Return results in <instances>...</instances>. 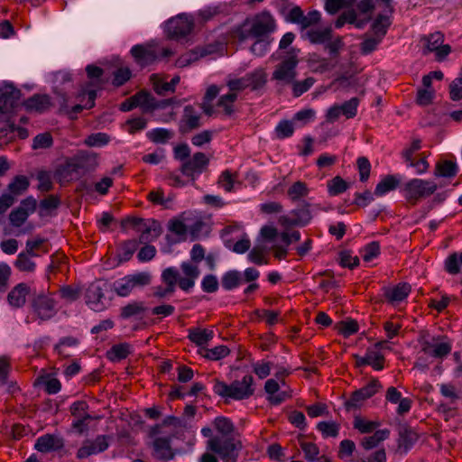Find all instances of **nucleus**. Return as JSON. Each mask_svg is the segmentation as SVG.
I'll use <instances>...</instances> for the list:
<instances>
[{
	"label": "nucleus",
	"instance_id": "f257e3e1",
	"mask_svg": "<svg viewBox=\"0 0 462 462\" xmlns=\"http://www.w3.org/2000/svg\"><path fill=\"white\" fill-rule=\"evenodd\" d=\"M277 28L276 21L269 11L256 14L252 20L246 19L232 32V38L244 42L248 38H268Z\"/></svg>",
	"mask_w": 462,
	"mask_h": 462
},
{
	"label": "nucleus",
	"instance_id": "f03ea898",
	"mask_svg": "<svg viewBox=\"0 0 462 462\" xmlns=\"http://www.w3.org/2000/svg\"><path fill=\"white\" fill-rule=\"evenodd\" d=\"M96 163V158L86 152H79L73 157L66 159L55 171V176L60 183L69 182L79 179Z\"/></svg>",
	"mask_w": 462,
	"mask_h": 462
},
{
	"label": "nucleus",
	"instance_id": "7ed1b4c3",
	"mask_svg": "<svg viewBox=\"0 0 462 462\" xmlns=\"http://www.w3.org/2000/svg\"><path fill=\"white\" fill-rule=\"evenodd\" d=\"M253 383L254 377L251 374H246L241 381L236 380L231 384L216 380L213 391L221 397L240 401L248 399L254 394V389Z\"/></svg>",
	"mask_w": 462,
	"mask_h": 462
},
{
	"label": "nucleus",
	"instance_id": "20e7f679",
	"mask_svg": "<svg viewBox=\"0 0 462 462\" xmlns=\"http://www.w3.org/2000/svg\"><path fill=\"white\" fill-rule=\"evenodd\" d=\"M29 308L35 319L46 321L57 313V300L53 294L43 290L32 293Z\"/></svg>",
	"mask_w": 462,
	"mask_h": 462
},
{
	"label": "nucleus",
	"instance_id": "39448f33",
	"mask_svg": "<svg viewBox=\"0 0 462 462\" xmlns=\"http://www.w3.org/2000/svg\"><path fill=\"white\" fill-rule=\"evenodd\" d=\"M207 448L217 454L223 462H236L243 445L239 439L233 437L215 436L207 441Z\"/></svg>",
	"mask_w": 462,
	"mask_h": 462
},
{
	"label": "nucleus",
	"instance_id": "423d86ee",
	"mask_svg": "<svg viewBox=\"0 0 462 462\" xmlns=\"http://www.w3.org/2000/svg\"><path fill=\"white\" fill-rule=\"evenodd\" d=\"M151 282L152 275L149 273L140 272L115 281L112 284V290L119 297H127L134 289L147 286Z\"/></svg>",
	"mask_w": 462,
	"mask_h": 462
},
{
	"label": "nucleus",
	"instance_id": "0eeeda50",
	"mask_svg": "<svg viewBox=\"0 0 462 462\" xmlns=\"http://www.w3.org/2000/svg\"><path fill=\"white\" fill-rule=\"evenodd\" d=\"M437 189L438 186L434 181L412 179L404 186V196L408 203L414 206L420 199L432 195Z\"/></svg>",
	"mask_w": 462,
	"mask_h": 462
},
{
	"label": "nucleus",
	"instance_id": "6e6552de",
	"mask_svg": "<svg viewBox=\"0 0 462 462\" xmlns=\"http://www.w3.org/2000/svg\"><path fill=\"white\" fill-rule=\"evenodd\" d=\"M108 284L106 281H95L88 285L85 292L86 304L94 311H102L106 309L103 302L105 291Z\"/></svg>",
	"mask_w": 462,
	"mask_h": 462
},
{
	"label": "nucleus",
	"instance_id": "1a4fd4ad",
	"mask_svg": "<svg viewBox=\"0 0 462 462\" xmlns=\"http://www.w3.org/2000/svg\"><path fill=\"white\" fill-rule=\"evenodd\" d=\"M297 52L295 49H291L289 51V56L283 60L273 73V79L276 80L284 81L286 83H291L296 77V67L299 63L297 58Z\"/></svg>",
	"mask_w": 462,
	"mask_h": 462
},
{
	"label": "nucleus",
	"instance_id": "9d476101",
	"mask_svg": "<svg viewBox=\"0 0 462 462\" xmlns=\"http://www.w3.org/2000/svg\"><path fill=\"white\" fill-rule=\"evenodd\" d=\"M194 23L185 14H180L167 22L166 32L172 40H180L191 32Z\"/></svg>",
	"mask_w": 462,
	"mask_h": 462
},
{
	"label": "nucleus",
	"instance_id": "9b49d317",
	"mask_svg": "<svg viewBox=\"0 0 462 462\" xmlns=\"http://www.w3.org/2000/svg\"><path fill=\"white\" fill-rule=\"evenodd\" d=\"M310 207L309 203L303 202L300 207L291 210L289 216H281L279 224L286 228L294 226H306L312 217Z\"/></svg>",
	"mask_w": 462,
	"mask_h": 462
},
{
	"label": "nucleus",
	"instance_id": "f8f14e48",
	"mask_svg": "<svg viewBox=\"0 0 462 462\" xmlns=\"http://www.w3.org/2000/svg\"><path fill=\"white\" fill-rule=\"evenodd\" d=\"M209 163V159L204 152H198L193 154L191 158H189L185 161L180 166V172L187 176L190 177L191 180L194 182L195 174H200L203 171L208 167Z\"/></svg>",
	"mask_w": 462,
	"mask_h": 462
},
{
	"label": "nucleus",
	"instance_id": "ddd939ff",
	"mask_svg": "<svg viewBox=\"0 0 462 462\" xmlns=\"http://www.w3.org/2000/svg\"><path fill=\"white\" fill-rule=\"evenodd\" d=\"M110 437L98 435L94 440L86 439L77 451V458L83 459L91 455L104 452L109 447Z\"/></svg>",
	"mask_w": 462,
	"mask_h": 462
},
{
	"label": "nucleus",
	"instance_id": "4468645a",
	"mask_svg": "<svg viewBox=\"0 0 462 462\" xmlns=\"http://www.w3.org/2000/svg\"><path fill=\"white\" fill-rule=\"evenodd\" d=\"M21 97V91L11 83L0 85V113L14 108Z\"/></svg>",
	"mask_w": 462,
	"mask_h": 462
},
{
	"label": "nucleus",
	"instance_id": "2eb2a0df",
	"mask_svg": "<svg viewBox=\"0 0 462 462\" xmlns=\"http://www.w3.org/2000/svg\"><path fill=\"white\" fill-rule=\"evenodd\" d=\"M178 276L179 272L173 267H169L163 270L162 273V281L163 283H165L166 286L154 287L153 296L159 299H162L173 294L177 285Z\"/></svg>",
	"mask_w": 462,
	"mask_h": 462
},
{
	"label": "nucleus",
	"instance_id": "dca6fc26",
	"mask_svg": "<svg viewBox=\"0 0 462 462\" xmlns=\"http://www.w3.org/2000/svg\"><path fill=\"white\" fill-rule=\"evenodd\" d=\"M200 115L191 105L184 106L183 115L180 120L179 132L182 134H188L200 127Z\"/></svg>",
	"mask_w": 462,
	"mask_h": 462
},
{
	"label": "nucleus",
	"instance_id": "f3484780",
	"mask_svg": "<svg viewBox=\"0 0 462 462\" xmlns=\"http://www.w3.org/2000/svg\"><path fill=\"white\" fill-rule=\"evenodd\" d=\"M65 446V440L62 437L55 434H44L36 439L34 448L42 453L59 451Z\"/></svg>",
	"mask_w": 462,
	"mask_h": 462
},
{
	"label": "nucleus",
	"instance_id": "a211bd4d",
	"mask_svg": "<svg viewBox=\"0 0 462 462\" xmlns=\"http://www.w3.org/2000/svg\"><path fill=\"white\" fill-rule=\"evenodd\" d=\"M29 284L20 282L11 289L7 294V302L14 309L23 308L26 304L27 297L32 296Z\"/></svg>",
	"mask_w": 462,
	"mask_h": 462
},
{
	"label": "nucleus",
	"instance_id": "6ab92c4d",
	"mask_svg": "<svg viewBox=\"0 0 462 462\" xmlns=\"http://www.w3.org/2000/svg\"><path fill=\"white\" fill-rule=\"evenodd\" d=\"M171 437H157L152 441V456L158 460H171L175 453L171 448Z\"/></svg>",
	"mask_w": 462,
	"mask_h": 462
},
{
	"label": "nucleus",
	"instance_id": "aec40b11",
	"mask_svg": "<svg viewBox=\"0 0 462 462\" xmlns=\"http://www.w3.org/2000/svg\"><path fill=\"white\" fill-rule=\"evenodd\" d=\"M131 54L141 67L148 66L157 59V53L151 45L136 44L132 47Z\"/></svg>",
	"mask_w": 462,
	"mask_h": 462
},
{
	"label": "nucleus",
	"instance_id": "412c9836",
	"mask_svg": "<svg viewBox=\"0 0 462 462\" xmlns=\"http://www.w3.org/2000/svg\"><path fill=\"white\" fill-rule=\"evenodd\" d=\"M23 106L28 112L42 114L52 106V103L49 95L35 94L27 98L23 102Z\"/></svg>",
	"mask_w": 462,
	"mask_h": 462
},
{
	"label": "nucleus",
	"instance_id": "4be33fe9",
	"mask_svg": "<svg viewBox=\"0 0 462 462\" xmlns=\"http://www.w3.org/2000/svg\"><path fill=\"white\" fill-rule=\"evenodd\" d=\"M398 448L407 452L418 440L417 432L407 424H400L398 427Z\"/></svg>",
	"mask_w": 462,
	"mask_h": 462
},
{
	"label": "nucleus",
	"instance_id": "5701e85b",
	"mask_svg": "<svg viewBox=\"0 0 462 462\" xmlns=\"http://www.w3.org/2000/svg\"><path fill=\"white\" fill-rule=\"evenodd\" d=\"M383 296L391 303L403 300L411 291V286L408 283H399L393 288H384Z\"/></svg>",
	"mask_w": 462,
	"mask_h": 462
},
{
	"label": "nucleus",
	"instance_id": "b1692460",
	"mask_svg": "<svg viewBox=\"0 0 462 462\" xmlns=\"http://www.w3.org/2000/svg\"><path fill=\"white\" fill-rule=\"evenodd\" d=\"M147 308L143 301H132L120 309L119 317L122 319H129L131 318L143 319Z\"/></svg>",
	"mask_w": 462,
	"mask_h": 462
},
{
	"label": "nucleus",
	"instance_id": "393cba45",
	"mask_svg": "<svg viewBox=\"0 0 462 462\" xmlns=\"http://www.w3.org/2000/svg\"><path fill=\"white\" fill-rule=\"evenodd\" d=\"M134 100L137 102V106L140 107L143 113L158 109L160 106L155 97L145 90L137 92L134 95Z\"/></svg>",
	"mask_w": 462,
	"mask_h": 462
},
{
	"label": "nucleus",
	"instance_id": "a878e982",
	"mask_svg": "<svg viewBox=\"0 0 462 462\" xmlns=\"http://www.w3.org/2000/svg\"><path fill=\"white\" fill-rule=\"evenodd\" d=\"M30 187V180L28 177L24 175H16L13 178L11 182L7 186V194L13 195L16 199V197H19L25 193Z\"/></svg>",
	"mask_w": 462,
	"mask_h": 462
},
{
	"label": "nucleus",
	"instance_id": "bb28decb",
	"mask_svg": "<svg viewBox=\"0 0 462 462\" xmlns=\"http://www.w3.org/2000/svg\"><path fill=\"white\" fill-rule=\"evenodd\" d=\"M247 88L256 90L263 87L266 83V74L263 69H256L245 75Z\"/></svg>",
	"mask_w": 462,
	"mask_h": 462
},
{
	"label": "nucleus",
	"instance_id": "cd10ccee",
	"mask_svg": "<svg viewBox=\"0 0 462 462\" xmlns=\"http://www.w3.org/2000/svg\"><path fill=\"white\" fill-rule=\"evenodd\" d=\"M400 183V180L394 175L385 176L375 187L374 194L383 196L389 191L394 190Z\"/></svg>",
	"mask_w": 462,
	"mask_h": 462
},
{
	"label": "nucleus",
	"instance_id": "c85d7f7f",
	"mask_svg": "<svg viewBox=\"0 0 462 462\" xmlns=\"http://www.w3.org/2000/svg\"><path fill=\"white\" fill-rule=\"evenodd\" d=\"M457 173V164L448 160L438 162L435 167V176L451 178Z\"/></svg>",
	"mask_w": 462,
	"mask_h": 462
},
{
	"label": "nucleus",
	"instance_id": "c756f323",
	"mask_svg": "<svg viewBox=\"0 0 462 462\" xmlns=\"http://www.w3.org/2000/svg\"><path fill=\"white\" fill-rule=\"evenodd\" d=\"M389 436V430H376L372 436L364 438L361 445L365 450H369L375 448L381 441L388 439Z\"/></svg>",
	"mask_w": 462,
	"mask_h": 462
},
{
	"label": "nucleus",
	"instance_id": "7c9ffc66",
	"mask_svg": "<svg viewBox=\"0 0 462 462\" xmlns=\"http://www.w3.org/2000/svg\"><path fill=\"white\" fill-rule=\"evenodd\" d=\"M138 232H141L138 241L139 244H146L151 240H154L161 235V226L158 222L152 221V225L145 226L144 228H138Z\"/></svg>",
	"mask_w": 462,
	"mask_h": 462
},
{
	"label": "nucleus",
	"instance_id": "2f4dec72",
	"mask_svg": "<svg viewBox=\"0 0 462 462\" xmlns=\"http://www.w3.org/2000/svg\"><path fill=\"white\" fill-rule=\"evenodd\" d=\"M31 254L28 252H21L14 264L16 269L23 273H33L36 268V263L31 260Z\"/></svg>",
	"mask_w": 462,
	"mask_h": 462
},
{
	"label": "nucleus",
	"instance_id": "473e14b6",
	"mask_svg": "<svg viewBox=\"0 0 462 462\" xmlns=\"http://www.w3.org/2000/svg\"><path fill=\"white\" fill-rule=\"evenodd\" d=\"M214 333L212 330L206 328H194L189 330V339L195 343L197 346H202L207 344L210 339L213 338Z\"/></svg>",
	"mask_w": 462,
	"mask_h": 462
},
{
	"label": "nucleus",
	"instance_id": "72a5a7b5",
	"mask_svg": "<svg viewBox=\"0 0 462 462\" xmlns=\"http://www.w3.org/2000/svg\"><path fill=\"white\" fill-rule=\"evenodd\" d=\"M390 25L391 21L389 15L382 14H378L372 24V30L374 33V36L383 39L386 34L387 29L390 27Z\"/></svg>",
	"mask_w": 462,
	"mask_h": 462
},
{
	"label": "nucleus",
	"instance_id": "f704fd0d",
	"mask_svg": "<svg viewBox=\"0 0 462 462\" xmlns=\"http://www.w3.org/2000/svg\"><path fill=\"white\" fill-rule=\"evenodd\" d=\"M241 273L236 270H231L224 273L221 278L222 287L226 291H231L241 284Z\"/></svg>",
	"mask_w": 462,
	"mask_h": 462
},
{
	"label": "nucleus",
	"instance_id": "c9c22d12",
	"mask_svg": "<svg viewBox=\"0 0 462 462\" xmlns=\"http://www.w3.org/2000/svg\"><path fill=\"white\" fill-rule=\"evenodd\" d=\"M146 136L154 143H166L174 136V132L165 128H155L147 132Z\"/></svg>",
	"mask_w": 462,
	"mask_h": 462
},
{
	"label": "nucleus",
	"instance_id": "e433bc0d",
	"mask_svg": "<svg viewBox=\"0 0 462 462\" xmlns=\"http://www.w3.org/2000/svg\"><path fill=\"white\" fill-rule=\"evenodd\" d=\"M130 348L131 346L127 343L114 345L106 353L107 358L111 361L125 359L131 353Z\"/></svg>",
	"mask_w": 462,
	"mask_h": 462
},
{
	"label": "nucleus",
	"instance_id": "4c0bfd02",
	"mask_svg": "<svg viewBox=\"0 0 462 462\" xmlns=\"http://www.w3.org/2000/svg\"><path fill=\"white\" fill-rule=\"evenodd\" d=\"M307 37L313 44H325L332 39V30L331 28L310 30L307 32Z\"/></svg>",
	"mask_w": 462,
	"mask_h": 462
},
{
	"label": "nucleus",
	"instance_id": "58836bf2",
	"mask_svg": "<svg viewBox=\"0 0 462 462\" xmlns=\"http://www.w3.org/2000/svg\"><path fill=\"white\" fill-rule=\"evenodd\" d=\"M46 242L47 240L42 237H37L33 240H27L25 251L28 252L32 257L39 256V254L37 253L38 250H41L43 254H47L49 253L50 248Z\"/></svg>",
	"mask_w": 462,
	"mask_h": 462
},
{
	"label": "nucleus",
	"instance_id": "ea45409f",
	"mask_svg": "<svg viewBox=\"0 0 462 462\" xmlns=\"http://www.w3.org/2000/svg\"><path fill=\"white\" fill-rule=\"evenodd\" d=\"M345 42L343 41V37L337 36L334 40H330L325 43L324 50L327 51L329 55L330 59L333 61L337 60V58L339 57L340 51L344 49Z\"/></svg>",
	"mask_w": 462,
	"mask_h": 462
},
{
	"label": "nucleus",
	"instance_id": "a19ab883",
	"mask_svg": "<svg viewBox=\"0 0 462 462\" xmlns=\"http://www.w3.org/2000/svg\"><path fill=\"white\" fill-rule=\"evenodd\" d=\"M138 247L136 239H130L123 242L119 248L118 257L120 262L129 261Z\"/></svg>",
	"mask_w": 462,
	"mask_h": 462
},
{
	"label": "nucleus",
	"instance_id": "79ce46f5",
	"mask_svg": "<svg viewBox=\"0 0 462 462\" xmlns=\"http://www.w3.org/2000/svg\"><path fill=\"white\" fill-rule=\"evenodd\" d=\"M88 408L86 401H77L70 405L69 411L76 419L93 420V417L88 413Z\"/></svg>",
	"mask_w": 462,
	"mask_h": 462
},
{
	"label": "nucleus",
	"instance_id": "37998d69",
	"mask_svg": "<svg viewBox=\"0 0 462 462\" xmlns=\"http://www.w3.org/2000/svg\"><path fill=\"white\" fill-rule=\"evenodd\" d=\"M299 443H300V448L304 452V457L309 462L316 461V459L319 454V447L315 443L305 441L303 439V436H300Z\"/></svg>",
	"mask_w": 462,
	"mask_h": 462
},
{
	"label": "nucleus",
	"instance_id": "c03bdc74",
	"mask_svg": "<svg viewBox=\"0 0 462 462\" xmlns=\"http://www.w3.org/2000/svg\"><path fill=\"white\" fill-rule=\"evenodd\" d=\"M309 191L307 184L303 181L298 180L288 189L287 194L292 201H296L301 198L307 197Z\"/></svg>",
	"mask_w": 462,
	"mask_h": 462
},
{
	"label": "nucleus",
	"instance_id": "a18cd8bd",
	"mask_svg": "<svg viewBox=\"0 0 462 462\" xmlns=\"http://www.w3.org/2000/svg\"><path fill=\"white\" fill-rule=\"evenodd\" d=\"M205 358L209 360H219L227 356L230 353L229 348L226 346H217L213 348H205L203 352H199Z\"/></svg>",
	"mask_w": 462,
	"mask_h": 462
},
{
	"label": "nucleus",
	"instance_id": "49530a36",
	"mask_svg": "<svg viewBox=\"0 0 462 462\" xmlns=\"http://www.w3.org/2000/svg\"><path fill=\"white\" fill-rule=\"evenodd\" d=\"M237 99L236 93H227L223 95L217 100V106L222 107L226 116H231L234 113V103Z\"/></svg>",
	"mask_w": 462,
	"mask_h": 462
},
{
	"label": "nucleus",
	"instance_id": "de8ad7c7",
	"mask_svg": "<svg viewBox=\"0 0 462 462\" xmlns=\"http://www.w3.org/2000/svg\"><path fill=\"white\" fill-rule=\"evenodd\" d=\"M328 191L330 196H337L348 189V183L340 176H336L328 181Z\"/></svg>",
	"mask_w": 462,
	"mask_h": 462
},
{
	"label": "nucleus",
	"instance_id": "09e8293b",
	"mask_svg": "<svg viewBox=\"0 0 462 462\" xmlns=\"http://www.w3.org/2000/svg\"><path fill=\"white\" fill-rule=\"evenodd\" d=\"M316 82V79L312 77H309L304 80H294L291 82L292 84V94L293 97H299L303 93L307 92Z\"/></svg>",
	"mask_w": 462,
	"mask_h": 462
},
{
	"label": "nucleus",
	"instance_id": "8fccbe9b",
	"mask_svg": "<svg viewBox=\"0 0 462 462\" xmlns=\"http://www.w3.org/2000/svg\"><path fill=\"white\" fill-rule=\"evenodd\" d=\"M214 426L216 430L222 434L221 438H228V435L234 431V425L232 421L225 417H217L214 420Z\"/></svg>",
	"mask_w": 462,
	"mask_h": 462
},
{
	"label": "nucleus",
	"instance_id": "3c124183",
	"mask_svg": "<svg viewBox=\"0 0 462 462\" xmlns=\"http://www.w3.org/2000/svg\"><path fill=\"white\" fill-rule=\"evenodd\" d=\"M317 429L321 432L323 438H336L339 433V425L334 421H320Z\"/></svg>",
	"mask_w": 462,
	"mask_h": 462
},
{
	"label": "nucleus",
	"instance_id": "603ef678",
	"mask_svg": "<svg viewBox=\"0 0 462 462\" xmlns=\"http://www.w3.org/2000/svg\"><path fill=\"white\" fill-rule=\"evenodd\" d=\"M362 258L365 262H370L380 254L379 242L373 241L367 244L362 250Z\"/></svg>",
	"mask_w": 462,
	"mask_h": 462
},
{
	"label": "nucleus",
	"instance_id": "864d4df0",
	"mask_svg": "<svg viewBox=\"0 0 462 462\" xmlns=\"http://www.w3.org/2000/svg\"><path fill=\"white\" fill-rule=\"evenodd\" d=\"M266 248L264 245H255L248 254V259L250 262L261 265L268 263L267 260H264V254Z\"/></svg>",
	"mask_w": 462,
	"mask_h": 462
},
{
	"label": "nucleus",
	"instance_id": "5fc2aeb1",
	"mask_svg": "<svg viewBox=\"0 0 462 462\" xmlns=\"http://www.w3.org/2000/svg\"><path fill=\"white\" fill-rule=\"evenodd\" d=\"M113 85L121 87L125 84L132 77V72L129 68L121 67L113 72Z\"/></svg>",
	"mask_w": 462,
	"mask_h": 462
},
{
	"label": "nucleus",
	"instance_id": "6e6d98bb",
	"mask_svg": "<svg viewBox=\"0 0 462 462\" xmlns=\"http://www.w3.org/2000/svg\"><path fill=\"white\" fill-rule=\"evenodd\" d=\"M276 135L279 139L290 137L294 133L292 122L289 120H282L275 128Z\"/></svg>",
	"mask_w": 462,
	"mask_h": 462
},
{
	"label": "nucleus",
	"instance_id": "4d7b16f0",
	"mask_svg": "<svg viewBox=\"0 0 462 462\" xmlns=\"http://www.w3.org/2000/svg\"><path fill=\"white\" fill-rule=\"evenodd\" d=\"M150 80L152 83L154 91L161 96L165 95L167 92L172 93V88H171L169 82L163 81L162 78H160L156 74H152L150 77Z\"/></svg>",
	"mask_w": 462,
	"mask_h": 462
},
{
	"label": "nucleus",
	"instance_id": "13d9d810",
	"mask_svg": "<svg viewBox=\"0 0 462 462\" xmlns=\"http://www.w3.org/2000/svg\"><path fill=\"white\" fill-rule=\"evenodd\" d=\"M37 180L39 181L37 189L41 192H48L53 189V183L49 172L42 171L37 174Z\"/></svg>",
	"mask_w": 462,
	"mask_h": 462
},
{
	"label": "nucleus",
	"instance_id": "bf43d9fd",
	"mask_svg": "<svg viewBox=\"0 0 462 462\" xmlns=\"http://www.w3.org/2000/svg\"><path fill=\"white\" fill-rule=\"evenodd\" d=\"M28 215L23 209H20L16 208L13 209L9 214V221L11 225L14 227L22 226L28 218Z\"/></svg>",
	"mask_w": 462,
	"mask_h": 462
},
{
	"label": "nucleus",
	"instance_id": "052dcab7",
	"mask_svg": "<svg viewBox=\"0 0 462 462\" xmlns=\"http://www.w3.org/2000/svg\"><path fill=\"white\" fill-rule=\"evenodd\" d=\"M358 105H359V99L357 97H352L348 101H346L342 106H340L342 114L346 118L355 117L357 113Z\"/></svg>",
	"mask_w": 462,
	"mask_h": 462
},
{
	"label": "nucleus",
	"instance_id": "680f3d73",
	"mask_svg": "<svg viewBox=\"0 0 462 462\" xmlns=\"http://www.w3.org/2000/svg\"><path fill=\"white\" fill-rule=\"evenodd\" d=\"M311 63L318 64L317 67H315L313 69L314 72L324 73L333 69L337 66V60L333 61L327 58H318L317 60H311Z\"/></svg>",
	"mask_w": 462,
	"mask_h": 462
},
{
	"label": "nucleus",
	"instance_id": "e2e57ef3",
	"mask_svg": "<svg viewBox=\"0 0 462 462\" xmlns=\"http://www.w3.org/2000/svg\"><path fill=\"white\" fill-rule=\"evenodd\" d=\"M378 426L377 422L366 420L361 417H356L354 420V428L361 433H370Z\"/></svg>",
	"mask_w": 462,
	"mask_h": 462
},
{
	"label": "nucleus",
	"instance_id": "0e129e2a",
	"mask_svg": "<svg viewBox=\"0 0 462 462\" xmlns=\"http://www.w3.org/2000/svg\"><path fill=\"white\" fill-rule=\"evenodd\" d=\"M338 331L344 337H349L353 334H356L358 331V323L354 319H348L345 321H341L337 325Z\"/></svg>",
	"mask_w": 462,
	"mask_h": 462
},
{
	"label": "nucleus",
	"instance_id": "69168bd1",
	"mask_svg": "<svg viewBox=\"0 0 462 462\" xmlns=\"http://www.w3.org/2000/svg\"><path fill=\"white\" fill-rule=\"evenodd\" d=\"M53 140L50 133H43L37 134L33 138L32 148L33 149H45L52 145Z\"/></svg>",
	"mask_w": 462,
	"mask_h": 462
},
{
	"label": "nucleus",
	"instance_id": "338daca9",
	"mask_svg": "<svg viewBox=\"0 0 462 462\" xmlns=\"http://www.w3.org/2000/svg\"><path fill=\"white\" fill-rule=\"evenodd\" d=\"M125 125L128 126L127 132L130 134H134L135 133L146 128L147 120L143 117H135V118L128 119L125 122Z\"/></svg>",
	"mask_w": 462,
	"mask_h": 462
},
{
	"label": "nucleus",
	"instance_id": "774afa93",
	"mask_svg": "<svg viewBox=\"0 0 462 462\" xmlns=\"http://www.w3.org/2000/svg\"><path fill=\"white\" fill-rule=\"evenodd\" d=\"M320 21V13L317 10L310 11L306 15L303 14L300 21L301 29H307L316 25Z\"/></svg>",
	"mask_w": 462,
	"mask_h": 462
}]
</instances>
